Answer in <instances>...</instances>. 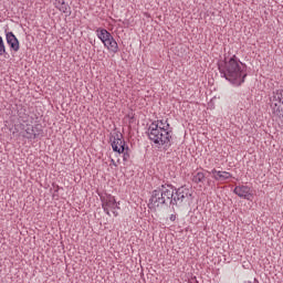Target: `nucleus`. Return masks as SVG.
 Listing matches in <instances>:
<instances>
[{"mask_svg":"<svg viewBox=\"0 0 283 283\" xmlns=\"http://www.w3.org/2000/svg\"><path fill=\"white\" fill-rule=\"evenodd\" d=\"M189 196V189L185 187L176 188L174 185L163 181L155 190L148 200V209L156 211L165 207H171L176 211V207H180Z\"/></svg>","mask_w":283,"mask_h":283,"instance_id":"obj_1","label":"nucleus"},{"mask_svg":"<svg viewBox=\"0 0 283 283\" xmlns=\"http://www.w3.org/2000/svg\"><path fill=\"white\" fill-rule=\"evenodd\" d=\"M219 72L222 78L229 81L235 87H240L244 83L247 76V65L238 59V55L224 57L219 64Z\"/></svg>","mask_w":283,"mask_h":283,"instance_id":"obj_2","label":"nucleus"},{"mask_svg":"<svg viewBox=\"0 0 283 283\" xmlns=\"http://www.w3.org/2000/svg\"><path fill=\"white\" fill-rule=\"evenodd\" d=\"M149 140L154 143V145H158L163 147L164 151H167L169 147H171L172 134L171 125L167 124L166 126L158 127V122H153L147 132H146Z\"/></svg>","mask_w":283,"mask_h":283,"instance_id":"obj_3","label":"nucleus"},{"mask_svg":"<svg viewBox=\"0 0 283 283\" xmlns=\"http://www.w3.org/2000/svg\"><path fill=\"white\" fill-rule=\"evenodd\" d=\"M270 107L272 114L275 116H282L283 114V90H276L272 93L270 97Z\"/></svg>","mask_w":283,"mask_h":283,"instance_id":"obj_4","label":"nucleus"},{"mask_svg":"<svg viewBox=\"0 0 283 283\" xmlns=\"http://www.w3.org/2000/svg\"><path fill=\"white\" fill-rule=\"evenodd\" d=\"M111 145L113 151H116V154H125V149L128 150L129 147L125 143V139H123V135L120 132H115L111 136Z\"/></svg>","mask_w":283,"mask_h":283,"instance_id":"obj_5","label":"nucleus"},{"mask_svg":"<svg viewBox=\"0 0 283 283\" xmlns=\"http://www.w3.org/2000/svg\"><path fill=\"white\" fill-rule=\"evenodd\" d=\"M102 208L106 212L107 216H112L109 211H114L115 209H120V202H116V197L112 195H106L101 197Z\"/></svg>","mask_w":283,"mask_h":283,"instance_id":"obj_6","label":"nucleus"},{"mask_svg":"<svg viewBox=\"0 0 283 283\" xmlns=\"http://www.w3.org/2000/svg\"><path fill=\"white\" fill-rule=\"evenodd\" d=\"M43 133V129H41L40 125H27L25 128V136L24 138H28V140H34L36 138H39V136H41V134Z\"/></svg>","mask_w":283,"mask_h":283,"instance_id":"obj_7","label":"nucleus"},{"mask_svg":"<svg viewBox=\"0 0 283 283\" xmlns=\"http://www.w3.org/2000/svg\"><path fill=\"white\" fill-rule=\"evenodd\" d=\"M233 193L239 196V198H243L244 200H251L253 198V193H251V188L249 186H237Z\"/></svg>","mask_w":283,"mask_h":283,"instance_id":"obj_8","label":"nucleus"},{"mask_svg":"<svg viewBox=\"0 0 283 283\" xmlns=\"http://www.w3.org/2000/svg\"><path fill=\"white\" fill-rule=\"evenodd\" d=\"M6 39L10 49L13 50V52H19L20 50L19 39H17V35H14L12 31L6 32Z\"/></svg>","mask_w":283,"mask_h":283,"instance_id":"obj_9","label":"nucleus"},{"mask_svg":"<svg viewBox=\"0 0 283 283\" xmlns=\"http://www.w3.org/2000/svg\"><path fill=\"white\" fill-rule=\"evenodd\" d=\"M104 48L108 50V52H112L113 54H118V42L114 39V35H112L108 40L105 41Z\"/></svg>","mask_w":283,"mask_h":283,"instance_id":"obj_10","label":"nucleus"},{"mask_svg":"<svg viewBox=\"0 0 283 283\" xmlns=\"http://www.w3.org/2000/svg\"><path fill=\"white\" fill-rule=\"evenodd\" d=\"M55 8L60 10V12H63L65 17L72 15V8L65 2V0H59Z\"/></svg>","mask_w":283,"mask_h":283,"instance_id":"obj_11","label":"nucleus"},{"mask_svg":"<svg viewBox=\"0 0 283 283\" xmlns=\"http://www.w3.org/2000/svg\"><path fill=\"white\" fill-rule=\"evenodd\" d=\"M96 34L103 44H105L106 41H108L113 36L112 33L107 31V29H101V28L96 30Z\"/></svg>","mask_w":283,"mask_h":283,"instance_id":"obj_12","label":"nucleus"},{"mask_svg":"<svg viewBox=\"0 0 283 283\" xmlns=\"http://www.w3.org/2000/svg\"><path fill=\"white\" fill-rule=\"evenodd\" d=\"M230 178H233V175H231V172L229 171H221L219 170V172H217V176H214V180L217 181H224V180H230Z\"/></svg>","mask_w":283,"mask_h":283,"instance_id":"obj_13","label":"nucleus"},{"mask_svg":"<svg viewBox=\"0 0 283 283\" xmlns=\"http://www.w3.org/2000/svg\"><path fill=\"white\" fill-rule=\"evenodd\" d=\"M192 181H195L196 185H199V182H203L205 181V172H197L196 175H193Z\"/></svg>","mask_w":283,"mask_h":283,"instance_id":"obj_14","label":"nucleus"},{"mask_svg":"<svg viewBox=\"0 0 283 283\" xmlns=\"http://www.w3.org/2000/svg\"><path fill=\"white\" fill-rule=\"evenodd\" d=\"M6 54V43H3V38L0 35V56Z\"/></svg>","mask_w":283,"mask_h":283,"instance_id":"obj_15","label":"nucleus"},{"mask_svg":"<svg viewBox=\"0 0 283 283\" xmlns=\"http://www.w3.org/2000/svg\"><path fill=\"white\" fill-rule=\"evenodd\" d=\"M154 123H158V127H167V125H169V120L166 119H160V120H155Z\"/></svg>","mask_w":283,"mask_h":283,"instance_id":"obj_16","label":"nucleus"},{"mask_svg":"<svg viewBox=\"0 0 283 283\" xmlns=\"http://www.w3.org/2000/svg\"><path fill=\"white\" fill-rule=\"evenodd\" d=\"M208 174H210L212 176V178L216 180V176H218V174H220V170H217L216 168H213Z\"/></svg>","mask_w":283,"mask_h":283,"instance_id":"obj_17","label":"nucleus"},{"mask_svg":"<svg viewBox=\"0 0 283 283\" xmlns=\"http://www.w3.org/2000/svg\"><path fill=\"white\" fill-rule=\"evenodd\" d=\"M123 160L127 163L129 160V153H124Z\"/></svg>","mask_w":283,"mask_h":283,"instance_id":"obj_18","label":"nucleus"},{"mask_svg":"<svg viewBox=\"0 0 283 283\" xmlns=\"http://www.w3.org/2000/svg\"><path fill=\"white\" fill-rule=\"evenodd\" d=\"M169 220L170 222H176V214H170Z\"/></svg>","mask_w":283,"mask_h":283,"instance_id":"obj_19","label":"nucleus"},{"mask_svg":"<svg viewBox=\"0 0 283 283\" xmlns=\"http://www.w3.org/2000/svg\"><path fill=\"white\" fill-rule=\"evenodd\" d=\"M245 283H260V281H258V279H253L252 281H245Z\"/></svg>","mask_w":283,"mask_h":283,"instance_id":"obj_20","label":"nucleus"},{"mask_svg":"<svg viewBox=\"0 0 283 283\" xmlns=\"http://www.w3.org/2000/svg\"><path fill=\"white\" fill-rule=\"evenodd\" d=\"M113 216H114L115 218H118V211L113 210Z\"/></svg>","mask_w":283,"mask_h":283,"instance_id":"obj_21","label":"nucleus"},{"mask_svg":"<svg viewBox=\"0 0 283 283\" xmlns=\"http://www.w3.org/2000/svg\"><path fill=\"white\" fill-rule=\"evenodd\" d=\"M112 165H114V167H117L116 161L114 159L111 160Z\"/></svg>","mask_w":283,"mask_h":283,"instance_id":"obj_22","label":"nucleus"}]
</instances>
